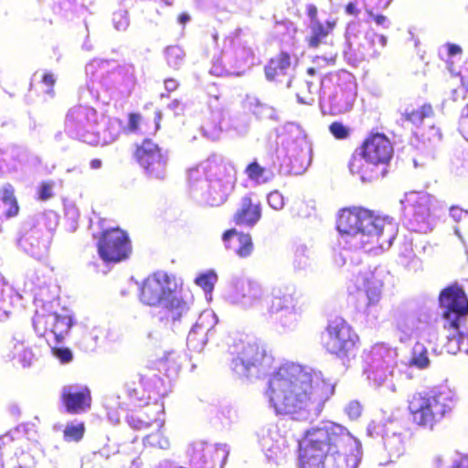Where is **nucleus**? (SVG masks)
I'll list each match as a JSON object with an SVG mask.
<instances>
[{"instance_id":"obj_31","label":"nucleus","mask_w":468,"mask_h":468,"mask_svg":"<svg viewBox=\"0 0 468 468\" xmlns=\"http://www.w3.org/2000/svg\"><path fill=\"white\" fill-rule=\"evenodd\" d=\"M207 341V331L201 327L191 329L186 338L187 347L192 351L203 349Z\"/></svg>"},{"instance_id":"obj_18","label":"nucleus","mask_w":468,"mask_h":468,"mask_svg":"<svg viewBox=\"0 0 468 468\" xmlns=\"http://www.w3.org/2000/svg\"><path fill=\"white\" fill-rule=\"evenodd\" d=\"M292 65V55L284 50L271 57L263 68L265 78L269 81H280L287 75Z\"/></svg>"},{"instance_id":"obj_11","label":"nucleus","mask_w":468,"mask_h":468,"mask_svg":"<svg viewBox=\"0 0 468 468\" xmlns=\"http://www.w3.org/2000/svg\"><path fill=\"white\" fill-rule=\"evenodd\" d=\"M327 349L335 351H350L357 347L359 337L348 323L342 317L329 320L326 326Z\"/></svg>"},{"instance_id":"obj_5","label":"nucleus","mask_w":468,"mask_h":468,"mask_svg":"<svg viewBox=\"0 0 468 468\" xmlns=\"http://www.w3.org/2000/svg\"><path fill=\"white\" fill-rule=\"evenodd\" d=\"M141 390L138 388L129 390V401L119 403L120 408L128 411L126 416L128 425L137 431L151 427L164 428V404L157 400L149 402L150 396L144 399V394L139 396Z\"/></svg>"},{"instance_id":"obj_2","label":"nucleus","mask_w":468,"mask_h":468,"mask_svg":"<svg viewBox=\"0 0 468 468\" xmlns=\"http://www.w3.org/2000/svg\"><path fill=\"white\" fill-rule=\"evenodd\" d=\"M349 441L347 431L337 424L308 430L299 447V468H329L327 460L346 451Z\"/></svg>"},{"instance_id":"obj_27","label":"nucleus","mask_w":468,"mask_h":468,"mask_svg":"<svg viewBox=\"0 0 468 468\" xmlns=\"http://www.w3.org/2000/svg\"><path fill=\"white\" fill-rule=\"evenodd\" d=\"M140 383L142 391L147 392L149 395L154 393L160 397H164L168 392L167 388L165 387L163 379L154 373L141 376Z\"/></svg>"},{"instance_id":"obj_3","label":"nucleus","mask_w":468,"mask_h":468,"mask_svg":"<svg viewBox=\"0 0 468 468\" xmlns=\"http://www.w3.org/2000/svg\"><path fill=\"white\" fill-rule=\"evenodd\" d=\"M456 405L454 393L449 388H432L415 392L408 400V412L417 427L432 431Z\"/></svg>"},{"instance_id":"obj_37","label":"nucleus","mask_w":468,"mask_h":468,"mask_svg":"<svg viewBox=\"0 0 468 468\" xmlns=\"http://www.w3.org/2000/svg\"><path fill=\"white\" fill-rule=\"evenodd\" d=\"M409 367H415L422 370L429 367L430 359L427 356V353H412L411 356L406 362Z\"/></svg>"},{"instance_id":"obj_43","label":"nucleus","mask_w":468,"mask_h":468,"mask_svg":"<svg viewBox=\"0 0 468 468\" xmlns=\"http://www.w3.org/2000/svg\"><path fill=\"white\" fill-rule=\"evenodd\" d=\"M366 13L378 26H384L387 22V16L381 14H375L373 8H366Z\"/></svg>"},{"instance_id":"obj_44","label":"nucleus","mask_w":468,"mask_h":468,"mask_svg":"<svg viewBox=\"0 0 468 468\" xmlns=\"http://www.w3.org/2000/svg\"><path fill=\"white\" fill-rule=\"evenodd\" d=\"M41 81L48 88V92L53 94V87L56 83V78L54 75L51 72H46L42 76Z\"/></svg>"},{"instance_id":"obj_40","label":"nucleus","mask_w":468,"mask_h":468,"mask_svg":"<svg viewBox=\"0 0 468 468\" xmlns=\"http://www.w3.org/2000/svg\"><path fill=\"white\" fill-rule=\"evenodd\" d=\"M267 201L269 206L275 210H281L284 207V197L278 190L270 192Z\"/></svg>"},{"instance_id":"obj_41","label":"nucleus","mask_w":468,"mask_h":468,"mask_svg":"<svg viewBox=\"0 0 468 468\" xmlns=\"http://www.w3.org/2000/svg\"><path fill=\"white\" fill-rule=\"evenodd\" d=\"M237 56H239L240 58L244 59L247 62H250L252 64L255 54L253 49L250 47H241L238 52Z\"/></svg>"},{"instance_id":"obj_9","label":"nucleus","mask_w":468,"mask_h":468,"mask_svg":"<svg viewBox=\"0 0 468 468\" xmlns=\"http://www.w3.org/2000/svg\"><path fill=\"white\" fill-rule=\"evenodd\" d=\"M133 156L148 177L159 180L165 177L167 155L151 139H144L136 145Z\"/></svg>"},{"instance_id":"obj_36","label":"nucleus","mask_w":468,"mask_h":468,"mask_svg":"<svg viewBox=\"0 0 468 468\" xmlns=\"http://www.w3.org/2000/svg\"><path fill=\"white\" fill-rule=\"evenodd\" d=\"M375 40L378 41L380 48H383L387 44V38L383 35L374 34L372 37L367 38L368 47L366 49V54L370 58L377 57L380 53L379 49L374 47Z\"/></svg>"},{"instance_id":"obj_10","label":"nucleus","mask_w":468,"mask_h":468,"mask_svg":"<svg viewBox=\"0 0 468 468\" xmlns=\"http://www.w3.org/2000/svg\"><path fill=\"white\" fill-rule=\"evenodd\" d=\"M439 302L445 309L444 317L449 319L448 328L459 330V317L468 314V299L463 289L452 284L444 288L439 295Z\"/></svg>"},{"instance_id":"obj_47","label":"nucleus","mask_w":468,"mask_h":468,"mask_svg":"<svg viewBox=\"0 0 468 468\" xmlns=\"http://www.w3.org/2000/svg\"><path fill=\"white\" fill-rule=\"evenodd\" d=\"M306 14L311 21V24L315 23V22H320L318 20V9L314 5H313V4L307 5Z\"/></svg>"},{"instance_id":"obj_32","label":"nucleus","mask_w":468,"mask_h":468,"mask_svg":"<svg viewBox=\"0 0 468 468\" xmlns=\"http://www.w3.org/2000/svg\"><path fill=\"white\" fill-rule=\"evenodd\" d=\"M334 64L335 59L332 58L316 56L313 59V65L307 68L306 73L310 77L318 76L322 80L326 75L325 69Z\"/></svg>"},{"instance_id":"obj_13","label":"nucleus","mask_w":468,"mask_h":468,"mask_svg":"<svg viewBox=\"0 0 468 468\" xmlns=\"http://www.w3.org/2000/svg\"><path fill=\"white\" fill-rule=\"evenodd\" d=\"M374 217L371 210L362 207H345L338 214L336 229L340 233L356 235L369 226Z\"/></svg>"},{"instance_id":"obj_1","label":"nucleus","mask_w":468,"mask_h":468,"mask_svg":"<svg viewBox=\"0 0 468 468\" xmlns=\"http://www.w3.org/2000/svg\"><path fill=\"white\" fill-rule=\"evenodd\" d=\"M318 374L294 362L281 365L270 377L266 389L271 406L278 415L300 413L314 403Z\"/></svg>"},{"instance_id":"obj_6","label":"nucleus","mask_w":468,"mask_h":468,"mask_svg":"<svg viewBox=\"0 0 468 468\" xmlns=\"http://www.w3.org/2000/svg\"><path fill=\"white\" fill-rule=\"evenodd\" d=\"M183 283L175 275L157 271L148 275L142 282L140 301L149 306H157L173 294L180 292Z\"/></svg>"},{"instance_id":"obj_60","label":"nucleus","mask_w":468,"mask_h":468,"mask_svg":"<svg viewBox=\"0 0 468 468\" xmlns=\"http://www.w3.org/2000/svg\"><path fill=\"white\" fill-rule=\"evenodd\" d=\"M348 291H349V294L353 293L352 288L350 286L348 287Z\"/></svg>"},{"instance_id":"obj_55","label":"nucleus","mask_w":468,"mask_h":468,"mask_svg":"<svg viewBox=\"0 0 468 468\" xmlns=\"http://www.w3.org/2000/svg\"><path fill=\"white\" fill-rule=\"evenodd\" d=\"M390 2H391V0H379L376 5V8L377 9H385L389 5Z\"/></svg>"},{"instance_id":"obj_16","label":"nucleus","mask_w":468,"mask_h":468,"mask_svg":"<svg viewBox=\"0 0 468 468\" xmlns=\"http://www.w3.org/2000/svg\"><path fill=\"white\" fill-rule=\"evenodd\" d=\"M61 402L69 414H80L90 410L92 397L89 387L83 386L78 389L64 387L60 396Z\"/></svg>"},{"instance_id":"obj_33","label":"nucleus","mask_w":468,"mask_h":468,"mask_svg":"<svg viewBox=\"0 0 468 468\" xmlns=\"http://www.w3.org/2000/svg\"><path fill=\"white\" fill-rule=\"evenodd\" d=\"M239 246L236 250V253L240 258L250 257L254 250L252 238L249 233L239 232L237 234Z\"/></svg>"},{"instance_id":"obj_46","label":"nucleus","mask_w":468,"mask_h":468,"mask_svg":"<svg viewBox=\"0 0 468 468\" xmlns=\"http://www.w3.org/2000/svg\"><path fill=\"white\" fill-rule=\"evenodd\" d=\"M247 292L248 293H244L243 296H249L251 297L252 299H257L260 296L261 288L258 285L253 284L252 282H248Z\"/></svg>"},{"instance_id":"obj_38","label":"nucleus","mask_w":468,"mask_h":468,"mask_svg":"<svg viewBox=\"0 0 468 468\" xmlns=\"http://www.w3.org/2000/svg\"><path fill=\"white\" fill-rule=\"evenodd\" d=\"M328 130L336 140H345L350 135L349 128L341 122H333L328 126Z\"/></svg>"},{"instance_id":"obj_49","label":"nucleus","mask_w":468,"mask_h":468,"mask_svg":"<svg viewBox=\"0 0 468 468\" xmlns=\"http://www.w3.org/2000/svg\"><path fill=\"white\" fill-rule=\"evenodd\" d=\"M345 12H346V14H347L349 16H356L360 13V10L357 8L356 3L350 2L346 5Z\"/></svg>"},{"instance_id":"obj_57","label":"nucleus","mask_w":468,"mask_h":468,"mask_svg":"<svg viewBox=\"0 0 468 468\" xmlns=\"http://www.w3.org/2000/svg\"><path fill=\"white\" fill-rule=\"evenodd\" d=\"M433 463L434 465L437 467V468H441L443 466L444 464V461H443V458L442 456H436L434 459H433Z\"/></svg>"},{"instance_id":"obj_21","label":"nucleus","mask_w":468,"mask_h":468,"mask_svg":"<svg viewBox=\"0 0 468 468\" xmlns=\"http://www.w3.org/2000/svg\"><path fill=\"white\" fill-rule=\"evenodd\" d=\"M336 21L326 20L324 23L315 22L310 25V35L306 37V43L311 48H317L325 43V38L335 28Z\"/></svg>"},{"instance_id":"obj_39","label":"nucleus","mask_w":468,"mask_h":468,"mask_svg":"<svg viewBox=\"0 0 468 468\" xmlns=\"http://www.w3.org/2000/svg\"><path fill=\"white\" fill-rule=\"evenodd\" d=\"M54 182L42 181L37 189V199L40 201H47L54 197L53 193Z\"/></svg>"},{"instance_id":"obj_7","label":"nucleus","mask_w":468,"mask_h":468,"mask_svg":"<svg viewBox=\"0 0 468 468\" xmlns=\"http://www.w3.org/2000/svg\"><path fill=\"white\" fill-rule=\"evenodd\" d=\"M97 252L105 263L125 261L132 253L128 233L119 227L102 230L97 240Z\"/></svg>"},{"instance_id":"obj_23","label":"nucleus","mask_w":468,"mask_h":468,"mask_svg":"<svg viewBox=\"0 0 468 468\" xmlns=\"http://www.w3.org/2000/svg\"><path fill=\"white\" fill-rule=\"evenodd\" d=\"M90 113L94 115L95 111L82 105L71 107L65 116V124L75 129L84 127Z\"/></svg>"},{"instance_id":"obj_54","label":"nucleus","mask_w":468,"mask_h":468,"mask_svg":"<svg viewBox=\"0 0 468 468\" xmlns=\"http://www.w3.org/2000/svg\"><path fill=\"white\" fill-rule=\"evenodd\" d=\"M101 161L98 158H94L90 162V166L91 169H100L101 167Z\"/></svg>"},{"instance_id":"obj_35","label":"nucleus","mask_w":468,"mask_h":468,"mask_svg":"<svg viewBox=\"0 0 468 468\" xmlns=\"http://www.w3.org/2000/svg\"><path fill=\"white\" fill-rule=\"evenodd\" d=\"M217 281L218 276L216 272L209 271L197 276L195 279V283L202 288L206 292H211Z\"/></svg>"},{"instance_id":"obj_26","label":"nucleus","mask_w":468,"mask_h":468,"mask_svg":"<svg viewBox=\"0 0 468 468\" xmlns=\"http://www.w3.org/2000/svg\"><path fill=\"white\" fill-rule=\"evenodd\" d=\"M244 172L247 177L257 185L267 184L274 176L271 170L261 165L257 160L248 164Z\"/></svg>"},{"instance_id":"obj_17","label":"nucleus","mask_w":468,"mask_h":468,"mask_svg":"<svg viewBox=\"0 0 468 468\" xmlns=\"http://www.w3.org/2000/svg\"><path fill=\"white\" fill-rule=\"evenodd\" d=\"M261 218V203H253L251 196L241 198L240 207L233 215V222L238 226L253 227Z\"/></svg>"},{"instance_id":"obj_52","label":"nucleus","mask_w":468,"mask_h":468,"mask_svg":"<svg viewBox=\"0 0 468 468\" xmlns=\"http://www.w3.org/2000/svg\"><path fill=\"white\" fill-rule=\"evenodd\" d=\"M250 366H253V364H247L246 365L242 359H237L234 362V368L236 370H239V368L240 369H244V370H249Z\"/></svg>"},{"instance_id":"obj_50","label":"nucleus","mask_w":468,"mask_h":468,"mask_svg":"<svg viewBox=\"0 0 468 468\" xmlns=\"http://www.w3.org/2000/svg\"><path fill=\"white\" fill-rule=\"evenodd\" d=\"M239 232L235 229H230L223 232L222 239L224 242L229 241L234 236H237Z\"/></svg>"},{"instance_id":"obj_24","label":"nucleus","mask_w":468,"mask_h":468,"mask_svg":"<svg viewBox=\"0 0 468 468\" xmlns=\"http://www.w3.org/2000/svg\"><path fill=\"white\" fill-rule=\"evenodd\" d=\"M229 190L222 181L217 180L209 185L206 193V202L210 207H219L229 198Z\"/></svg>"},{"instance_id":"obj_59","label":"nucleus","mask_w":468,"mask_h":468,"mask_svg":"<svg viewBox=\"0 0 468 468\" xmlns=\"http://www.w3.org/2000/svg\"><path fill=\"white\" fill-rule=\"evenodd\" d=\"M13 340H14V341H16V342H17V345H16V344H15V345H14V348H18V347H19V345H21V346H22V345H23V343H24V339H23L22 337H21V338H19V339H16V337H13Z\"/></svg>"},{"instance_id":"obj_45","label":"nucleus","mask_w":468,"mask_h":468,"mask_svg":"<svg viewBox=\"0 0 468 468\" xmlns=\"http://www.w3.org/2000/svg\"><path fill=\"white\" fill-rule=\"evenodd\" d=\"M449 468H468V454L460 455Z\"/></svg>"},{"instance_id":"obj_28","label":"nucleus","mask_w":468,"mask_h":468,"mask_svg":"<svg viewBox=\"0 0 468 468\" xmlns=\"http://www.w3.org/2000/svg\"><path fill=\"white\" fill-rule=\"evenodd\" d=\"M295 304L296 298L293 292H282L281 289H278L272 294L270 311L271 313H278L290 307L294 308Z\"/></svg>"},{"instance_id":"obj_19","label":"nucleus","mask_w":468,"mask_h":468,"mask_svg":"<svg viewBox=\"0 0 468 468\" xmlns=\"http://www.w3.org/2000/svg\"><path fill=\"white\" fill-rule=\"evenodd\" d=\"M72 325V317L67 313L58 314L56 312V319L52 320V326L50 335L55 341V345L51 346V351H69L68 347L60 346L59 344L68 335Z\"/></svg>"},{"instance_id":"obj_30","label":"nucleus","mask_w":468,"mask_h":468,"mask_svg":"<svg viewBox=\"0 0 468 468\" xmlns=\"http://www.w3.org/2000/svg\"><path fill=\"white\" fill-rule=\"evenodd\" d=\"M155 431L147 434L144 439L145 447L154 449H167L170 446L169 439L165 434L163 428H154Z\"/></svg>"},{"instance_id":"obj_29","label":"nucleus","mask_w":468,"mask_h":468,"mask_svg":"<svg viewBox=\"0 0 468 468\" xmlns=\"http://www.w3.org/2000/svg\"><path fill=\"white\" fill-rule=\"evenodd\" d=\"M289 88H294L297 101L302 104H311L313 98V82L305 80H289Z\"/></svg>"},{"instance_id":"obj_15","label":"nucleus","mask_w":468,"mask_h":468,"mask_svg":"<svg viewBox=\"0 0 468 468\" xmlns=\"http://www.w3.org/2000/svg\"><path fill=\"white\" fill-rule=\"evenodd\" d=\"M159 312L160 321L172 328L189 324L192 320L190 305L183 298L173 294L163 302Z\"/></svg>"},{"instance_id":"obj_58","label":"nucleus","mask_w":468,"mask_h":468,"mask_svg":"<svg viewBox=\"0 0 468 468\" xmlns=\"http://www.w3.org/2000/svg\"><path fill=\"white\" fill-rule=\"evenodd\" d=\"M462 119L463 121L468 119V103L465 105L464 109L463 110ZM467 140H468V138H467Z\"/></svg>"},{"instance_id":"obj_42","label":"nucleus","mask_w":468,"mask_h":468,"mask_svg":"<svg viewBox=\"0 0 468 468\" xmlns=\"http://www.w3.org/2000/svg\"><path fill=\"white\" fill-rule=\"evenodd\" d=\"M141 116L139 113L131 112L128 115V128L132 132H135L139 128Z\"/></svg>"},{"instance_id":"obj_25","label":"nucleus","mask_w":468,"mask_h":468,"mask_svg":"<svg viewBox=\"0 0 468 468\" xmlns=\"http://www.w3.org/2000/svg\"><path fill=\"white\" fill-rule=\"evenodd\" d=\"M434 116V109L429 102L423 103L417 109L406 111L402 114V120L406 121L416 127L422 125L426 119H431Z\"/></svg>"},{"instance_id":"obj_34","label":"nucleus","mask_w":468,"mask_h":468,"mask_svg":"<svg viewBox=\"0 0 468 468\" xmlns=\"http://www.w3.org/2000/svg\"><path fill=\"white\" fill-rule=\"evenodd\" d=\"M85 432L84 423L69 424L63 431V438L66 441H80Z\"/></svg>"},{"instance_id":"obj_53","label":"nucleus","mask_w":468,"mask_h":468,"mask_svg":"<svg viewBox=\"0 0 468 468\" xmlns=\"http://www.w3.org/2000/svg\"><path fill=\"white\" fill-rule=\"evenodd\" d=\"M189 20L190 16L186 13H181L177 17V21L183 26L186 25Z\"/></svg>"},{"instance_id":"obj_4","label":"nucleus","mask_w":468,"mask_h":468,"mask_svg":"<svg viewBox=\"0 0 468 468\" xmlns=\"http://www.w3.org/2000/svg\"><path fill=\"white\" fill-rule=\"evenodd\" d=\"M393 154V144L386 134L378 132L369 133L359 147V154L367 163L357 171L362 181L372 182L383 177L387 170L379 169V166L388 165Z\"/></svg>"},{"instance_id":"obj_12","label":"nucleus","mask_w":468,"mask_h":468,"mask_svg":"<svg viewBox=\"0 0 468 468\" xmlns=\"http://www.w3.org/2000/svg\"><path fill=\"white\" fill-rule=\"evenodd\" d=\"M432 197L426 192L411 191L405 196L404 207L409 218V225L414 231H420L431 217Z\"/></svg>"},{"instance_id":"obj_14","label":"nucleus","mask_w":468,"mask_h":468,"mask_svg":"<svg viewBox=\"0 0 468 468\" xmlns=\"http://www.w3.org/2000/svg\"><path fill=\"white\" fill-rule=\"evenodd\" d=\"M350 283L355 289L365 293L367 309L378 304L382 297L383 282L375 271L369 269L360 270L353 274Z\"/></svg>"},{"instance_id":"obj_8","label":"nucleus","mask_w":468,"mask_h":468,"mask_svg":"<svg viewBox=\"0 0 468 468\" xmlns=\"http://www.w3.org/2000/svg\"><path fill=\"white\" fill-rule=\"evenodd\" d=\"M368 225L360 232L359 242L363 250L377 254L389 248L398 234L396 223L387 218L375 216Z\"/></svg>"},{"instance_id":"obj_56","label":"nucleus","mask_w":468,"mask_h":468,"mask_svg":"<svg viewBox=\"0 0 468 468\" xmlns=\"http://www.w3.org/2000/svg\"><path fill=\"white\" fill-rule=\"evenodd\" d=\"M176 83L174 80L170 79V80H166L165 81V86L167 90H175L176 88Z\"/></svg>"},{"instance_id":"obj_61","label":"nucleus","mask_w":468,"mask_h":468,"mask_svg":"<svg viewBox=\"0 0 468 468\" xmlns=\"http://www.w3.org/2000/svg\"><path fill=\"white\" fill-rule=\"evenodd\" d=\"M16 468H24V467H22V466H18V467H16Z\"/></svg>"},{"instance_id":"obj_51","label":"nucleus","mask_w":468,"mask_h":468,"mask_svg":"<svg viewBox=\"0 0 468 468\" xmlns=\"http://www.w3.org/2000/svg\"><path fill=\"white\" fill-rule=\"evenodd\" d=\"M59 361L62 363V364H66V363H69V361L72 360V353H55Z\"/></svg>"},{"instance_id":"obj_22","label":"nucleus","mask_w":468,"mask_h":468,"mask_svg":"<svg viewBox=\"0 0 468 468\" xmlns=\"http://www.w3.org/2000/svg\"><path fill=\"white\" fill-rule=\"evenodd\" d=\"M19 209L14 187L10 184L4 185L0 188V217L6 218L16 217Z\"/></svg>"},{"instance_id":"obj_20","label":"nucleus","mask_w":468,"mask_h":468,"mask_svg":"<svg viewBox=\"0 0 468 468\" xmlns=\"http://www.w3.org/2000/svg\"><path fill=\"white\" fill-rule=\"evenodd\" d=\"M50 303H42L36 309L32 323L36 333L39 335H50L52 320L56 319V312L52 311Z\"/></svg>"},{"instance_id":"obj_48","label":"nucleus","mask_w":468,"mask_h":468,"mask_svg":"<svg viewBox=\"0 0 468 468\" xmlns=\"http://www.w3.org/2000/svg\"><path fill=\"white\" fill-rule=\"evenodd\" d=\"M446 48H447V51H448V56H450V57H453V56L460 55L463 53L462 48L457 44L447 43Z\"/></svg>"}]
</instances>
